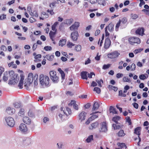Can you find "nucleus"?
Returning a JSON list of instances; mask_svg holds the SVG:
<instances>
[{
    "label": "nucleus",
    "instance_id": "18",
    "mask_svg": "<svg viewBox=\"0 0 149 149\" xmlns=\"http://www.w3.org/2000/svg\"><path fill=\"white\" fill-rule=\"evenodd\" d=\"M33 55L34 56V58L35 59L34 61L35 62L40 61V60L39 59L41 57V55L40 54L36 55V53H34L33 54Z\"/></svg>",
    "mask_w": 149,
    "mask_h": 149
},
{
    "label": "nucleus",
    "instance_id": "34",
    "mask_svg": "<svg viewBox=\"0 0 149 149\" xmlns=\"http://www.w3.org/2000/svg\"><path fill=\"white\" fill-rule=\"evenodd\" d=\"M66 42V40L65 39H61L59 42V46L63 47L65 44Z\"/></svg>",
    "mask_w": 149,
    "mask_h": 149
},
{
    "label": "nucleus",
    "instance_id": "55",
    "mask_svg": "<svg viewBox=\"0 0 149 149\" xmlns=\"http://www.w3.org/2000/svg\"><path fill=\"white\" fill-rule=\"evenodd\" d=\"M93 91H95L98 94L100 93V89L98 87H95L94 88Z\"/></svg>",
    "mask_w": 149,
    "mask_h": 149
},
{
    "label": "nucleus",
    "instance_id": "19",
    "mask_svg": "<svg viewBox=\"0 0 149 149\" xmlns=\"http://www.w3.org/2000/svg\"><path fill=\"white\" fill-rule=\"evenodd\" d=\"M23 121L24 123L27 124H30L31 122V120L29 118V117L27 116H25L23 118Z\"/></svg>",
    "mask_w": 149,
    "mask_h": 149
},
{
    "label": "nucleus",
    "instance_id": "17",
    "mask_svg": "<svg viewBox=\"0 0 149 149\" xmlns=\"http://www.w3.org/2000/svg\"><path fill=\"white\" fill-rule=\"evenodd\" d=\"M6 111L8 114H11L14 113L15 112V110L14 109H12L11 107H9L6 109Z\"/></svg>",
    "mask_w": 149,
    "mask_h": 149
},
{
    "label": "nucleus",
    "instance_id": "4",
    "mask_svg": "<svg viewBox=\"0 0 149 149\" xmlns=\"http://www.w3.org/2000/svg\"><path fill=\"white\" fill-rule=\"evenodd\" d=\"M49 74L50 75V78L53 82L54 83H57L59 81V79L56 75V72L54 71H51L50 72Z\"/></svg>",
    "mask_w": 149,
    "mask_h": 149
},
{
    "label": "nucleus",
    "instance_id": "13",
    "mask_svg": "<svg viewBox=\"0 0 149 149\" xmlns=\"http://www.w3.org/2000/svg\"><path fill=\"white\" fill-rule=\"evenodd\" d=\"M20 79L18 85V87L20 88H23V85L24 80V76L23 74H21L20 75Z\"/></svg>",
    "mask_w": 149,
    "mask_h": 149
},
{
    "label": "nucleus",
    "instance_id": "42",
    "mask_svg": "<svg viewBox=\"0 0 149 149\" xmlns=\"http://www.w3.org/2000/svg\"><path fill=\"white\" fill-rule=\"evenodd\" d=\"M32 82H30V81L28 80L27 79H26L25 80V82L24 83V86L28 87V86H29Z\"/></svg>",
    "mask_w": 149,
    "mask_h": 149
},
{
    "label": "nucleus",
    "instance_id": "22",
    "mask_svg": "<svg viewBox=\"0 0 149 149\" xmlns=\"http://www.w3.org/2000/svg\"><path fill=\"white\" fill-rule=\"evenodd\" d=\"M99 106L98 103L97 102L95 101L93 106L92 111L97 110L99 108Z\"/></svg>",
    "mask_w": 149,
    "mask_h": 149
},
{
    "label": "nucleus",
    "instance_id": "54",
    "mask_svg": "<svg viewBox=\"0 0 149 149\" xmlns=\"http://www.w3.org/2000/svg\"><path fill=\"white\" fill-rule=\"evenodd\" d=\"M111 65V64H105L103 65L102 68L104 70L108 69L110 67Z\"/></svg>",
    "mask_w": 149,
    "mask_h": 149
},
{
    "label": "nucleus",
    "instance_id": "7",
    "mask_svg": "<svg viewBox=\"0 0 149 149\" xmlns=\"http://www.w3.org/2000/svg\"><path fill=\"white\" fill-rule=\"evenodd\" d=\"M120 55V53L117 51H115L113 52L108 54H107L108 58L112 59L118 57Z\"/></svg>",
    "mask_w": 149,
    "mask_h": 149
},
{
    "label": "nucleus",
    "instance_id": "24",
    "mask_svg": "<svg viewBox=\"0 0 149 149\" xmlns=\"http://www.w3.org/2000/svg\"><path fill=\"white\" fill-rule=\"evenodd\" d=\"M99 125V123L98 122H95L91 124V126L89 127V129L91 130H92L93 129H95L97 128Z\"/></svg>",
    "mask_w": 149,
    "mask_h": 149
},
{
    "label": "nucleus",
    "instance_id": "48",
    "mask_svg": "<svg viewBox=\"0 0 149 149\" xmlns=\"http://www.w3.org/2000/svg\"><path fill=\"white\" fill-rule=\"evenodd\" d=\"M112 127L115 130L119 129L121 128V127L119 125H116L115 124H113Z\"/></svg>",
    "mask_w": 149,
    "mask_h": 149
},
{
    "label": "nucleus",
    "instance_id": "63",
    "mask_svg": "<svg viewBox=\"0 0 149 149\" xmlns=\"http://www.w3.org/2000/svg\"><path fill=\"white\" fill-rule=\"evenodd\" d=\"M56 2H54L49 4V6L51 8H53L54 6H56Z\"/></svg>",
    "mask_w": 149,
    "mask_h": 149
},
{
    "label": "nucleus",
    "instance_id": "60",
    "mask_svg": "<svg viewBox=\"0 0 149 149\" xmlns=\"http://www.w3.org/2000/svg\"><path fill=\"white\" fill-rule=\"evenodd\" d=\"M14 107L17 108L20 107L21 105L20 104L17 102H15L14 104Z\"/></svg>",
    "mask_w": 149,
    "mask_h": 149
},
{
    "label": "nucleus",
    "instance_id": "41",
    "mask_svg": "<svg viewBox=\"0 0 149 149\" xmlns=\"http://www.w3.org/2000/svg\"><path fill=\"white\" fill-rule=\"evenodd\" d=\"M30 14L32 17H38V14L37 12L36 11H34L33 12L30 13Z\"/></svg>",
    "mask_w": 149,
    "mask_h": 149
},
{
    "label": "nucleus",
    "instance_id": "14",
    "mask_svg": "<svg viewBox=\"0 0 149 149\" xmlns=\"http://www.w3.org/2000/svg\"><path fill=\"white\" fill-rule=\"evenodd\" d=\"M140 132H141V127H136V128H135L134 129V133L135 134L138 135V136L139 139V142L138 143V145H139V142L141 141V139L139 137V136L140 134Z\"/></svg>",
    "mask_w": 149,
    "mask_h": 149
},
{
    "label": "nucleus",
    "instance_id": "46",
    "mask_svg": "<svg viewBox=\"0 0 149 149\" xmlns=\"http://www.w3.org/2000/svg\"><path fill=\"white\" fill-rule=\"evenodd\" d=\"M67 45L68 48H71L74 45V44L71 42L68 41L67 43Z\"/></svg>",
    "mask_w": 149,
    "mask_h": 149
},
{
    "label": "nucleus",
    "instance_id": "21",
    "mask_svg": "<svg viewBox=\"0 0 149 149\" xmlns=\"http://www.w3.org/2000/svg\"><path fill=\"white\" fill-rule=\"evenodd\" d=\"M88 72L86 71H83L81 73V78L83 79L87 80L88 77L87 74Z\"/></svg>",
    "mask_w": 149,
    "mask_h": 149
},
{
    "label": "nucleus",
    "instance_id": "10",
    "mask_svg": "<svg viewBox=\"0 0 149 149\" xmlns=\"http://www.w3.org/2000/svg\"><path fill=\"white\" fill-rule=\"evenodd\" d=\"M79 26L80 23L76 22L70 27V30L72 31L77 30Z\"/></svg>",
    "mask_w": 149,
    "mask_h": 149
},
{
    "label": "nucleus",
    "instance_id": "62",
    "mask_svg": "<svg viewBox=\"0 0 149 149\" xmlns=\"http://www.w3.org/2000/svg\"><path fill=\"white\" fill-rule=\"evenodd\" d=\"M29 21L31 23H33L36 21V19L33 17H30L29 19Z\"/></svg>",
    "mask_w": 149,
    "mask_h": 149
},
{
    "label": "nucleus",
    "instance_id": "33",
    "mask_svg": "<svg viewBox=\"0 0 149 149\" xmlns=\"http://www.w3.org/2000/svg\"><path fill=\"white\" fill-rule=\"evenodd\" d=\"M81 49V46L80 45H76L74 48V50L77 52H79Z\"/></svg>",
    "mask_w": 149,
    "mask_h": 149
},
{
    "label": "nucleus",
    "instance_id": "8",
    "mask_svg": "<svg viewBox=\"0 0 149 149\" xmlns=\"http://www.w3.org/2000/svg\"><path fill=\"white\" fill-rule=\"evenodd\" d=\"M111 42L110 39L107 37L105 40L104 44V48L106 49H107L109 48L111 45Z\"/></svg>",
    "mask_w": 149,
    "mask_h": 149
},
{
    "label": "nucleus",
    "instance_id": "59",
    "mask_svg": "<svg viewBox=\"0 0 149 149\" xmlns=\"http://www.w3.org/2000/svg\"><path fill=\"white\" fill-rule=\"evenodd\" d=\"M120 21H119L116 24L115 27V30L116 31H118V28L120 26Z\"/></svg>",
    "mask_w": 149,
    "mask_h": 149
},
{
    "label": "nucleus",
    "instance_id": "57",
    "mask_svg": "<svg viewBox=\"0 0 149 149\" xmlns=\"http://www.w3.org/2000/svg\"><path fill=\"white\" fill-rule=\"evenodd\" d=\"M76 102L74 100H71L70 102L68 104L69 106H73L76 103Z\"/></svg>",
    "mask_w": 149,
    "mask_h": 149
},
{
    "label": "nucleus",
    "instance_id": "45",
    "mask_svg": "<svg viewBox=\"0 0 149 149\" xmlns=\"http://www.w3.org/2000/svg\"><path fill=\"white\" fill-rule=\"evenodd\" d=\"M93 135H91L88 136L87 138L86 141L87 143H89L93 140Z\"/></svg>",
    "mask_w": 149,
    "mask_h": 149
},
{
    "label": "nucleus",
    "instance_id": "26",
    "mask_svg": "<svg viewBox=\"0 0 149 149\" xmlns=\"http://www.w3.org/2000/svg\"><path fill=\"white\" fill-rule=\"evenodd\" d=\"M64 114L67 116L68 114L70 115L72 113L70 109L66 107V109L63 110Z\"/></svg>",
    "mask_w": 149,
    "mask_h": 149
},
{
    "label": "nucleus",
    "instance_id": "6",
    "mask_svg": "<svg viewBox=\"0 0 149 149\" xmlns=\"http://www.w3.org/2000/svg\"><path fill=\"white\" fill-rule=\"evenodd\" d=\"M129 41L130 43L132 45H133L135 43L139 44L141 42L140 39L139 38L136 37L130 38L129 39Z\"/></svg>",
    "mask_w": 149,
    "mask_h": 149
},
{
    "label": "nucleus",
    "instance_id": "25",
    "mask_svg": "<svg viewBox=\"0 0 149 149\" xmlns=\"http://www.w3.org/2000/svg\"><path fill=\"white\" fill-rule=\"evenodd\" d=\"M101 112L97 111L96 112H94L93 113V114L92 115V116L90 117L91 120H94L95 119L97 118L98 116V114H97V113H100Z\"/></svg>",
    "mask_w": 149,
    "mask_h": 149
},
{
    "label": "nucleus",
    "instance_id": "61",
    "mask_svg": "<svg viewBox=\"0 0 149 149\" xmlns=\"http://www.w3.org/2000/svg\"><path fill=\"white\" fill-rule=\"evenodd\" d=\"M138 17V16L136 14H132L131 15V18L132 19H135Z\"/></svg>",
    "mask_w": 149,
    "mask_h": 149
},
{
    "label": "nucleus",
    "instance_id": "36",
    "mask_svg": "<svg viewBox=\"0 0 149 149\" xmlns=\"http://www.w3.org/2000/svg\"><path fill=\"white\" fill-rule=\"evenodd\" d=\"M58 71L61 74L62 79H64L65 76L64 72L60 68H58Z\"/></svg>",
    "mask_w": 149,
    "mask_h": 149
},
{
    "label": "nucleus",
    "instance_id": "49",
    "mask_svg": "<svg viewBox=\"0 0 149 149\" xmlns=\"http://www.w3.org/2000/svg\"><path fill=\"white\" fill-rule=\"evenodd\" d=\"M120 21V23H122L123 24H125L127 21V19L126 17H123L121 20H119V22Z\"/></svg>",
    "mask_w": 149,
    "mask_h": 149
},
{
    "label": "nucleus",
    "instance_id": "44",
    "mask_svg": "<svg viewBox=\"0 0 149 149\" xmlns=\"http://www.w3.org/2000/svg\"><path fill=\"white\" fill-rule=\"evenodd\" d=\"M104 34H103L102 37V38H101V39H102L100 41V39L98 41V45H100V47H101L102 46V44L103 42V40L104 39Z\"/></svg>",
    "mask_w": 149,
    "mask_h": 149
},
{
    "label": "nucleus",
    "instance_id": "11",
    "mask_svg": "<svg viewBox=\"0 0 149 149\" xmlns=\"http://www.w3.org/2000/svg\"><path fill=\"white\" fill-rule=\"evenodd\" d=\"M71 37L73 41H76L79 37V34L77 31H75L71 33Z\"/></svg>",
    "mask_w": 149,
    "mask_h": 149
},
{
    "label": "nucleus",
    "instance_id": "50",
    "mask_svg": "<svg viewBox=\"0 0 149 149\" xmlns=\"http://www.w3.org/2000/svg\"><path fill=\"white\" fill-rule=\"evenodd\" d=\"M96 81L98 84V86L100 87H101L102 84L103 83V80L102 79H97L96 80Z\"/></svg>",
    "mask_w": 149,
    "mask_h": 149
},
{
    "label": "nucleus",
    "instance_id": "58",
    "mask_svg": "<svg viewBox=\"0 0 149 149\" xmlns=\"http://www.w3.org/2000/svg\"><path fill=\"white\" fill-rule=\"evenodd\" d=\"M119 95L121 97H125L126 95L123 93L122 91H119Z\"/></svg>",
    "mask_w": 149,
    "mask_h": 149
},
{
    "label": "nucleus",
    "instance_id": "20",
    "mask_svg": "<svg viewBox=\"0 0 149 149\" xmlns=\"http://www.w3.org/2000/svg\"><path fill=\"white\" fill-rule=\"evenodd\" d=\"M144 30L143 28H139L136 31V34L143 36L144 34Z\"/></svg>",
    "mask_w": 149,
    "mask_h": 149
},
{
    "label": "nucleus",
    "instance_id": "38",
    "mask_svg": "<svg viewBox=\"0 0 149 149\" xmlns=\"http://www.w3.org/2000/svg\"><path fill=\"white\" fill-rule=\"evenodd\" d=\"M54 56L53 55H50L49 54L46 55L44 57V58H46L47 60L49 61H52L54 58Z\"/></svg>",
    "mask_w": 149,
    "mask_h": 149
},
{
    "label": "nucleus",
    "instance_id": "29",
    "mask_svg": "<svg viewBox=\"0 0 149 149\" xmlns=\"http://www.w3.org/2000/svg\"><path fill=\"white\" fill-rule=\"evenodd\" d=\"M56 118L57 121L59 122H62L63 121V115L61 113H59L56 115Z\"/></svg>",
    "mask_w": 149,
    "mask_h": 149
},
{
    "label": "nucleus",
    "instance_id": "3",
    "mask_svg": "<svg viewBox=\"0 0 149 149\" xmlns=\"http://www.w3.org/2000/svg\"><path fill=\"white\" fill-rule=\"evenodd\" d=\"M87 116V112L84 111H80L78 113L77 116L78 121L80 123L82 122L85 120Z\"/></svg>",
    "mask_w": 149,
    "mask_h": 149
},
{
    "label": "nucleus",
    "instance_id": "43",
    "mask_svg": "<svg viewBox=\"0 0 149 149\" xmlns=\"http://www.w3.org/2000/svg\"><path fill=\"white\" fill-rule=\"evenodd\" d=\"M123 80L124 82H130L131 81L130 79L127 77H124L123 78Z\"/></svg>",
    "mask_w": 149,
    "mask_h": 149
},
{
    "label": "nucleus",
    "instance_id": "35",
    "mask_svg": "<svg viewBox=\"0 0 149 149\" xmlns=\"http://www.w3.org/2000/svg\"><path fill=\"white\" fill-rule=\"evenodd\" d=\"M109 111L110 113H112L113 114H116L117 113L116 109L112 106H110V107Z\"/></svg>",
    "mask_w": 149,
    "mask_h": 149
},
{
    "label": "nucleus",
    "instance_id": "32",
    "mask_svg": "<svg viewBox=\"0 0 149 149\" xmlns=\"http://www.w3.org/2000/svg\"><path fill=\"white\" fill-rule=\"evenodd\" d=\"M117 135L119 137H122L125 136V134L124 133V131L123 130H120L117 133Z\"/></svg>",
    "mask_w": 149,
    "mask_h": 149
},
{
    "label": "nucleus",
    "instance_id": "31",
    "mask_svg": "<svg viewBox=\"0 0 149 149\" xmlns=\"http://www.w3.org/2000/svg\"><path fill=\"white\" fill-rule=\"evenodd\" d=\"M114 25L112 23H110L109 24L108 26H107L105 28H107V29L108 28L109 30L111 32L113 30Z\"/></svg>",
    "mask_w": 149,
    "mask_h": 149
},
{
    "label": "nucleus",
    "instance_id": "28",
    "mask_svg": "<svg viewBox=\"0 0 149 149\" xmlns=\"http://www.w3.org/2000/svg\"><path fill=\"white\" fill-rule=\"evenodd\" d=\"M38 75L37 74H35L34 76V84L35 87L36 88L38 84Z\"/></svg>",
    "mask_w": 149,
    "mask_h": 149
},
{
    "label": "nucleus",
    "instance_id": "53",
    "mask_svg": "<svg viewBox=\"0 0 149 149\" xmlns=\"http://www.w3.org/2000/svg\"><path fill=\"white\" fill-rule=\"evenodd\" d=\"M44 49L46 51H50L52 50V47L51 46H46L44 47Z\"/></svg>",
    "mask_w": 149,
    "mask_h": 149
},
{
    "label": "nucleus",
    "instance_id": "56",
    "mask_svg": "<svg viewBox=\"0 0 149 149\" xmlns=\"http://www.w3.org/2000/svg\"><path fill=\"white\" fill-rule=\"evenodd\" d=\"M24 114V110L23 109H21L19 111L18 114L19 116H22Z\"/></svg>",
    "mask_w": 149,
    "mask_h": 149
},
{
    "label": "nucleus",
    "instance_id": "30",
    "mask_svg": "<svg viewBox=\"0 0 149 149\" xmlns=\"http://www.w3.org/2000/svg\"><path fill=\"white\" fill-rule=\"evenodd\" d=\"M34 77L32 73H30L29 74L28 78L27 79L28 80L30 81V82H32L34 79Z\"/></svg>",
    "mask_w": 149,
    "mask_h": 149
},
{
    "label": "nucleus",
    "instance_id": "15",
    "mask_svg": "<svg viewBox=\"0 0 149 149\" xmlns=\"http://www.w3.org/2000/svg\"><path fill=\"white\" fill-rule=\"evenodd\" d=\"M55 32H53L50 31L49 33V35L50 37V39H51L53 43L54 44H55V42L54 41V38L55 37Z\"/></svg>",
    "mask_w": 149,
    "mask_h": 149
},
{
    "label": "nucleus",
    "instance_id": "2",
    "mask_svg": "<svg viewBox=\"0 0 149 149\" xmlns=\"http://www.w3.org/2000/svg\"><path fill=\"white\" fill-rule=\"evenodd\" d=\"M49 78L48 76L41 74L39 76L40 84L43 86H48L49 84Z\"/></svg>",
    "mask_w": 149,
    "mask_h": 149
},
{
    "label": "nucleus",
    "instance_id": "12",
    "mask_svg": "<svg viewBox=\"0 0 149 149\" xmlns=\"http://www.w3.org/2000/svg\"><path fill=\"white\" fill-rule=\"evenodd\" d=\"M107 130V124L105 122H102L101 124V128L100 131L101 132H106Z\"/></svg>",
    "mask_w": 149,
    "mask_h": 149
},
{
    "label": "nucleus",
    "instance_id": "1",
    "mask_svg": "<svg viewBox=\"0 0 149 149\" xmlns=\"http://www.w3.org/2000/svg\"><path fill=\"white\" fill-rule=\"evenodd\" d=\"M9 74L11 77L9 80L8 84L11 85H14L17 84L19 80V77L17 74H15L13 71H10L9 72Z\"/></svg>",
    "mask_w": 149,
    "mask_h": 149
},
{
    "label": "nucleus",
    "instance_id": "27",
    "mask_svg": "<svg viewBox=\"0 0 149 149\" xmlns=\"http://www.w3.org/2000/svg\"><path fill=\"white\" fill-rule=\"evenodd\" d=\"M73 22V20L72 19H66L64 20V24H67L68 25H70Z\"/></svg>",
    "mask_w": 149,
    "mask_h": 149
},
{
    "label": "nucleus",
    "instance_id": "64",
    "mask_svg": "<svg viewBox=\"0 0 149 149\" xmlns=\"http://www.w3.org/2000/svg\"><path fill=\"white\" fill-rule=\"evenodd\" d=\"M123 76V74L122 73H118L116 74V77L118 78H120Z\"/></svg>",
    "mask_w": 149,
    "mask_h": 149
},
{
    "label": "nucleus",
    "instance_id": "39",
    "mask_svg": "<svg viewBox=\"0 0 149 149\" xmlns=\"http://www.w3.org/2000/svg\"><path fill=\"white\" fill-rule=\"evenodd\" d=\"M120 119V117L118 116H116L112 118V120L116 123H117L118 121Z\"/></svg>",
    "mask_w": 149,
    "mask_h": 149
},
{
    "label": "nucleus",
    "instance_id": "40",
    "mask_svg": "<svg viewBox=\"0 0 149 149\" xmlns=\"http://www.w3.org/2000/svg\"><path fill=\"white\" fill-rule=\"evenodd\" d=\"M108 88L109 90H113L115 91H116L118 90V88L114 86L111 85H109L108 86Z\"/></svg>",
    "mask_w": 149,
    "mask_h": 149
},
{
    "label": "nucleus",
    "instance_id": "51",
    "mask_svg": "<svg viewBox=\"0 0 149 149\" xmlns=\"http://www.w3.org/2000/svg\"><path fill=\"white\" fill-rule=\"evenodd\" d=\"M145 74H142L140 75L139 76V78L140 79L143 80L146 79V78H147L148 77V76L147 75V77H146Z\"/></svg>",
    "mask_w": 149,
    "mask_h": 149
},
{
    "label": "nucleus",
    "instance_id": "5",
    "mask_svg": "<svg viewBox=\"0 0 149 149\" xmlns=\"http://www.w3.org/2000/svg\"><path fill=\"white\" fill-rule=\"evenodd\" d=\"M5 121L8 125L11 127H13L15 124V120L11 117H6L5 118Z\"/></svg>",
    "mask_w": 149,
    "mask_h": 149
},
{
    "label": "nucleus",
    "instance_id": "16",
    "mask_svg": "<svg viewBox=\"0 0 149 149\" xmlns=\"http://www.w3.org/2000/svg\"><path fill=\"white\" fill-rule=\"evenodd\" d=\"M118 148L116 149H125L127 148L125 143H118L117 144Z\"/></svg>",
    "mask_w": 149,
    "mask_h": 149
},
{
    "label": "nucleus",
    "instance_id": "9",
    "mask_svg": "<svg viewBox=\"0 0 149 149\" xmlns=\"http://www.w3.org/2000/svg\"><path fill=\"white\" fill-rule=\"evenodd\" d=\"M19 130L23 133H26L28 131V128L26 125L23 123L21 124L19 127Z\"/></svg>",
    "mask_w": 149,
    "mask_h": 149
},
{
    "label": "nucleus",
    "instance_id": "37",
    "mask_svg": "<svg viewBox=\"0 0 149 149\" xmlns=\"http://www.w3.org/2000/svg\"><path fill=\"white\" fill-rule=\"evenodd\" d=\"M58 24V22H56L52 26V30L56 31V27Z\"/></svg>",
    "mask_w": 149,
    "mask_h": 149
},
{
    "label": "nucleus",
    "instance_id": "23",
    "mask_svg": "<svg viewBox=\"0 0 149 149\" xmlns=\"http://www.w3.org/2000/svg\"><path fill=\"white\" fill-rule=\"evenodd\" d=\"M49 15L45 12H42L41 15V16L40 17V19L44 20V19L47 18L48 17Z\"/></svg>",
    "mask_w": 149,
    "mask_h": 149
},
{
    "label": "nucleus",
    "instance_id": "47",
    "mask_svg": "<svg viewBox=\"0 0 149 149\" xmlns=\"http://www.w3.org/2000/svg\"><path fill=\"white\" fill-rule=\"evenodd\" d=\"M97 2L98 4L102 5L103 6H105L106 4L104 0H97Z\"/></svg>",
    "mask_w": 149,
    "mask_h": 149
},
{
    "label": "nucleus",
    "instance_id": "52",
    "mask_svg": "<svg viewBox=\"0 0 149 149\" xmlns=\"http://www.w3.org/2000/svg\"><path fill=\"white\" fill-rule=\"evenodd\" d=\"M143 50V49L141 48H139L137 49H136L134 51V53L135 54H136L139 53L141 52Z\"/></svg>",
    "mask_w": 149,
    "mask_h": 149
}]
</instances>
